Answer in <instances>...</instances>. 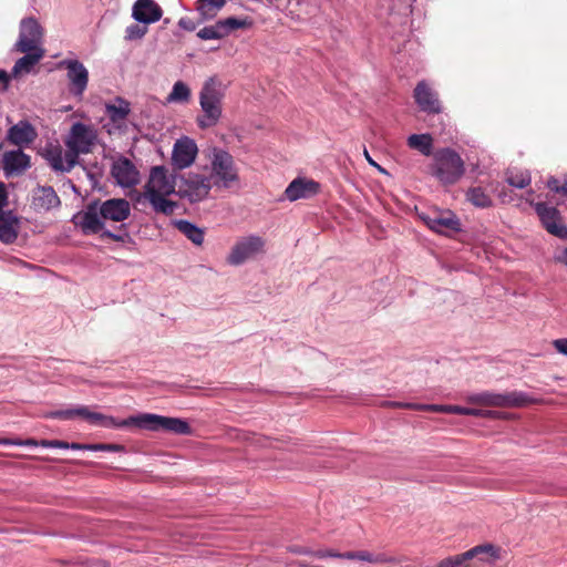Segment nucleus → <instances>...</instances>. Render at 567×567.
<instances>
[{
	"label": "nucleus",
	"instance_id": "obj_1",
	"mask_svg": "<svg viewBox=\"0 0 567 567\" xmlns=\"http://www.w3.org/2000/svg\"><path fill=\"white\" fill-rule=\"evenodd\" d=\"M97 142L99 133L93 125L76 122L64 137L66 150L51 144L45 147L43 155L53 171L70 172L79 163V156L92 153Z\"/></svg>",
	"mask_w": 567,
	"mask_h": 567
},
{
	"label": "nucleus",
	"instance_id": "obj_2",
	"mask_svg": "<svg viewBox=\"0 0 567 567\" xmlns=\"http://www.w3.org/2000/svg\"><path fill=\"white\" fill-rule=\"evenodd\" d=\"M131 215V205L125 198H110L106 200H93L85 209L72 217V223L84 235H95L104 229L105 221L121 223Z\"/></svg>",
	"mask_w": 567,
	"mask_h": 567
},
{
	"label": "nucleus",
	"instance_id": "obj_3",
	"mask_svg": "<svg viewBox=\"0 0 567 567\" xmlns=\"http://www.w3.org/2000/svg\"><path fill=\"white\" fill-rule=\"evenodd\" d=\"M175 187L176 176L169 174L165 166H154L151 168L144 192L137 194L135 200L140 203L142 199H147L156 213L171 215L177 205L166 197L176 193Z\"/></svg>",
	"mask_w": 567,
	"mask_h": 567
},
{
	"label": "nucleus",
	"instance_id": "obj_4",
	"mask_svg": "<svg viewBox=\"0 0 567 567\" xmlns=\"http://www.w3.org/2000/svg\"><path fill=\"white\" fill-rule=\"evenodd\" d=\"M226 89L227 86L216 75L208 78L203 83L198 96L202 115L196 120L200 128L214 127L220 121Z\"/></svg>",
	"mask_w": 567,
	"mask_h": 567
},
{
	"label": "nucleus",
	"instance_id": "obj_5",
	"mask_svg": "<svg viewBox=\"0 0 567 567\" xmlns=\"http://www.w3.org/2000/svg\"><path fill=\"white\" fill-rule=\"evenodd\" d=\"M429 172L444 186L456 184L465 174V163L461 155L451 147L434 152Z\"/></svg>",
	"mask_w": 567,
	"mask_h": 567
},
{
	"label": "nucleus",
	"instance_id": "obj_6",
	"mask_svg": "<svg viewBox=\"0 0 567 567\" xmlns=\"http://www.w3.org/2000/svg\"><path fill=\"white\" fill-rule=\"evenodd\" d=\"M210 174L213 184L218 188H229L233 184L239 179L238 171L235 165L233 156L221 150L213 148L210 156Z\"/></svg>",
	"mask_w": 567,
	"mask_h": 567
},
{
	"label": "nucleus",
	"instance_id": "obj_7",
	"mask_svg": "<svg viewBox=\"0 0 567 567\" xmlns=\"http://www.w3.org/2000/svg\"><path fill=\"white\" fill-rule=\"evenodd\" d=\"M467 401L473 404L495 408H523L537 403L538 400L529 396L525 392L513 391L505 393L482 392L467 396Z\"/></svg>",
	"mask_w": 567,
	"mask_h": 567
},
{
	"label": "nucleus",
	"instance_id": "obj_8",
	"mask_svg": "<svg viewBox=\"0 0 567 567\" xmlns=\"http://www.w3.org/2000/svg\"><path fill=\"white\" fill-rule=\"evenodd\" d=\"M44 29L39 21L33 18H24L20 22L19 37L13 44L12 51L24 52L30 50H44L43 49Z\"/></svg>",
	"mask_w": 567,
	"mask_h": 567
},
{
	"label": "nucleus",
	"instance_id": "obj_9",
	"mask_svg": "<svg viewBox=\"0 0 567 567\" xmlns=\"http://www.w3.org/2000/svg\"><path fill=\"white\" fill-rule=\"evenodd\" d=\"M47 417L72 420L74 417H82L92 425H97L106 429L123 427L127 422H117L116 419L97 412H92L87 406H76L74 409L58 410L49 412Z\"/></svg>",
	"mask_w": 567,
	"mask_h": 567
},
{
	"label": "nucleus",
	"instance_id": "obj_10",
	"mask_svg": "<svg viewBox=\"0 0 567 567\" xmlns=\"http://www.w3.org/2000/svg\"><path fill=\"white\" fill-rule=\"evenodd\" d=\"M213 186L215 185L208 175L189 173L183 177L177 195L192 204L199 203L208 198Z\"/></svg>",
	"mask_w": 567,
	"mask_h": 567
},
{
	"label": "nucleus",
	"instance_id": "obj_11",
	"mask_svg": "<svg viewBox=\"0 0 567 567\" xmlns=\"http://www.w3.org/2000/svg\"><path fill=\"white\" fill-rule=\"evenodd\" d=\"M265 252V240L257 235L241 237L231 247L226 260L231 266H240L247 260Z\"/></svg>",
	"mask_w": 567,
	"mask_h": 567
},
{
	"label": "nucleus",
	"instance_id": "obj_12",
	"mask_svg": "<svg viewBox=\"0 0 567 567\" xmlns=\"http://www.w3.org/2000/svg\"><path fill=\"white\" fill-rule=\"evenodd\" d=\"M60 66L66 70L70 93L82 99L89 83V71L79 60H64Z\"/></svg>",
	"mask_w": 567,
	"mask_h": 567
},
{
	"label": "nucleus",
	"instance_id": "obj_13",
	"mask_svg": "<svg viewBox=\"0 0 567 567\" xmlns=\"http://www.w3.org/2000/svg\"><path fill=\"white\" fill-rule=\"evenodd\" d=\"M529 203L535 207L542 225L549 234L567 239V227L564 225L557 208L545 203H533L532 200Z\"/></svg>",
	"mask_w": 567,
	"mask_h": 567
},
{
	"label": "nucleus",
	"instance_id": "obj_14",
	"mask_svg": "<svg viewBox=\"0 0 567 567\" xmlns=\"http://www.w3.org/2000/svg\"><path fill=\"white\" fill-rule=\"evenodd\" d=\"M198 154L196 142L188 137L183 136L174 143L172 151V165L175 169H185L190 167Z\"/></svg>",
	"mask_w": 567,
	"mask_h": 567
},
{
	"label": "nucleus",
	"instance_id": "obj_15",
	"mask_svg": "<svg viewBox=\"0 0 567 567\" xmlns=\"http://www.w3.org/2000/svg\"><path fill=\"white\" fill-rule=\"evenodd\" d=\"M427 227L439 234L450 235L461 230L458 218L451 210H434L421 216Z\"/></svg>",
	"mask_w": 567,
	"mask_h": 567
},
{
	"label": "nucleus",
	"instance_id": "obj_16",
	"mask_svg": "<svg viewBox=\"0 0 567 567\" xmlns=\"http://www.w3.org/2000/svg\"><path fill=\"white\" fill-rule=\"evenodd\" d=\"M111 175L115 179L116 184L123 188L133 187L141 181L138 169L126 157H120L113 162Z\"/></svg>",
	"mask_w": 567,
	"mask_h": 567
},
{
	"label": "nucleus",
	"instance_id": "obj_17",
	"mask_svg": "<svg viewBox=\"0 0 567 567\" xmlns=\"http://www.w3.org/2000/svg\"><path fill=\"white\" fill-rule=\"evenodd\" d=\"M0 167L6 177L19 176L31 167V157L21 148L7 151L2 154Z\"/></svg>",
	"mask_w": 567,
	"mask_h": 567
},
{
	"label": "nucleus",
	"instance_id": "obj_18",
	"mask_svg": "<svg viewBox=\"0 0 567 567\" xmlns=\"http://www.w3.org/2000/svg\"><path fill=\"white\" fill-rule=\"evenodd\" d=\"M320 190L321 185L318 182L308 177H297L289 183L284 195L289 202H296L315 197Z\"/></svg>",
	"mask_w": 567,
	"mask_h": 567
},
{
	"label": "nucleus",
	"instance_id": "obj_19",
	"mask_svg": "<svg viewBox=\"0 0 567 567\" xmlns=\"http://www.w3.org/2000/svg\"><path fill=\"white\" fill-rule=\"evenodd\" d=\"M471 567H494L501 559V548L486 543L466 550Z\"/></svg>",
	"mask_w": 567,
	"mask_h": 567
},
{
	"label": "nucleus",
	"instance_id": "obj_20",
	"mask_svg": "<svg viewBox=\"0 0 567 567\" xmlns=\"http://www.w3.org/2000/svg\"><path fill=\"white\" fill-rule=\"evenodd\" d=\"M38 137L35 127L28 121H19L12 125L8 131L7 141L16 146L23 147L32 144Z\"/></svg>",
	"mask_w": 567,
	"mask_h": 567
},
{
	"label": "nucleus",
	"instance_id": "obj_21",
	"mask_svg": "<svg viewBox=\"0 0 567 567\" xmlns=\"http://www.w3.org/2000/svg\"><path fill=\"white\" fill-rule=\"evenodd\" d=\"M414 100L421 111L437 114L441 112V104L436 92L425 81H421L414 89Z\"/></svg>",
	"mask_w": 567,
	"mask_h": 567
},
{
	"label": "nucleus",
	"instance_id": "obj_22",
	"mask_svg": "<svg viewBox=\"0 0 567 567\" xmlns=\"http://www.w3.org/2000/svg\"><path fill=\"white\" fill-rule=\"evenodd\" d=\"M162 16L163 10L154 0H136L132 8V17L140 23H155Z\"/></svg>",
	"mask_w": 567,
	"mask_h": 567
},
{
	"label": "nucleus",
	"instance_id": "obj_23",
	"mask_svg": "<svg viewBox=\"0 0 567 567\" xmlns=\"http://www.w3.org/2000/svg\"><path fill=\"white\" fill-rule=\"evenodd\" d=\"M22 53L24 55L16 61L11 71V75L16 79L31 73L35 65L44 58L45 50H30Z\"/></svg>",
	"mask_w": 567,
	"mask_h": 567
},
{
	"label": "nucleus",
	"instance_id": "obj_24",
	"mask_svg": "<svg viewBox=\"0 0 567 567\" xmlns=\"http://www.w3.org/2000/svg\"><path fill=\"white\" fill-rule=\"evenodd\" d=\"M19 219L12 212L0 213V240L12 244L18 238Z\"/></svg>",
	"mask_w": 567,
	"mask_h": 567
},
{
	"label": "nucleus",
	"instance_id": "obj_25",
	"mask_svg": "<svg viewBox=\"0 0 567 567\" xmlns=\"http://www.w3.org/2000/svg\"><path fill=\"white\" fill-rule=\"evenodd\" d=\"M61 204L59 196L51 186H41L34 190L33 205L38 209L50 210Z\"/></svg>",
	"mask_w": 567,
	"mask_h": 567
},
{
	"label": "nucleus",
	"instance_id": "obj_26",
	"mask_svg": "<svg viewBox=\"0 0 567 567\" xmlns=\"http://www.w3.org/2000/svg\"><path fill=\"white\" fill-rule=\"evenodd\" d=\"M426 411L435 412V413H451L458 415H470V416H478L486 417L492 415L491 411L482 410V409H472L464 408L460 405H447V404H430L426 406Z\"/></svg>",
	"mask_w": 567,
	"mask_h": 567
},
{
	"label": "nucleus",
	"instance_id": "obj_27",
	"mask_svg": "<svg viewBox=\"0 0 567 567\" xmlns=\"http://www.w3.org/2000/svg\"><path fill=\"white\" fill-rule=\"evenodd\" d=\"M122 422H127L123 427L134 424L141 429L157 431L163 430L164 416L146 413L140 416L123 420Z\"/></svg>",
	"mask_w": 567,
	"mask_h": 567
},
{
	"label": "nucleus",
	"instance_id": "obj_28",
	"mask_svg": "<svg viewBox=\"0 0 567 567\" xmlns=\"http://www.w3.org/2000/svg\"><path fill=\"white\" fill-rule=\"evenodd\" d=\"M406 144L411 150L420 152L424 156H433L434 140L431 134H412L408 137Z\"/></svg>",
	"mask_w": 567,
	"mask_h": 567
},
{
	"label": "nucleus",
	"instance_id": "obj_29",
	"mask_svg": "<svg viewBox=\"0 0 567 567\" xmlns=\"http://www.w3.org/2000/svg\"><path fill=\"white\" fill-rule=\"evenodd\" d=\"M359 560L367 561L369 564L400 565L404 563L406 558L391 556L384 551L372 553L369 550H359Z\"/></svg>",
	"mask_w": 567,
	"mask_h": 567
},
{
	"label": "nucleus",
	"instance_id": "obj_30",
	"mask_svg": "<svg viewBox=\"0 0 567 567\" xmlns=\"http://www.w3.org/2000/svg\"><path fill=\"white\" fill-rule=\"evenodd\" d=\"M105 111L110 120L120 127L124 124L130 113V104L125 100L118 97L116 99L115 104H106Z\"/></svg>",
	"mask_w": 567,
	"mask_h": 567
},
{
	"label": "nucleus",
	"instance_id": "obj_31",
	"mask_svg": "<svg viewBox=\"0 0 567 567\" xmlns=\"http://www.w3.org/2000/svg\"><path fill=\"white\" fill-rule=\"evenodd\" d=\"M176 228L185 235L193 244L200 246L204 241L205 233L202 228L188 220H177Z\"/></svg>",
	"mask_w": 567,
	"mask_h": 567
},
{
	"label": "nucleus",
	"instance_id": "obj_32",
	"mask_svg": "<svg viewBox=\"0 0 567 567\" xmlns=\"http://www.w3.org/2000/svg\"><path fill=\"white\" fill-rule=\"evenodd\" d=\"M197 11L203 20L213 19L225 6L226 0H198Z\"/></svg>",
	"mask_w": 567,
	"mask_h": 567
},
{
	"label": "nucleus",
	"instance_id": "obj_33",
	"mask_svg": "<svg viewBox=\"0 0 567 567\" xmlns=\"http://www.w3.org/2000/svg\"><path fill=\"white\" fill-rule=\"evenodd\" d=\"M190 95L189 86L183 81H177L174 83L166 100L168 103H187L190 100Z\"/></svg>",
	"mask_w": 567,
	"mask_h": 567
},
{
	"label": "nucleus",
	"instance_id": "obj_34",
	"mask_svg": "<svg viewBox=\"0 0 567 567\" xmlns=\"http://www.w3.org/2000/svg\"><path fill=\"white\" fill-rule=\"evenodd\" d=\"M467 200L478 208L491 207L492 198L485 193L482 187H472L466 193Z\"/></svg>",
	"mask_w": 567,
	"mask_h": 567
},
{
	"label": "nucleus",
	"instance_id": "obj_35",
	"mask_svg": "<svg viewBox=\"0 0 567 567\" xmlns=\"http://www.w3.org/2000/svg\"><path fill=\"white\" fill-rule=\"evenodd\" d=\"M506 182L515 188H525L530 182V175L527 171L508 169L506 173Z\"/></svg>",
	"mask_w": 567,
	"mask_h": 567
},
{
	"label": "nucleus",
	"instance_id": "obj_36",
	"mask_svg": "<svg viewBox=\"0 0 567 567\" xmlns=\"http://www.w3.org/2000/svg\"><path fill=\"white\" fill-rule=\"evenodd\" d=\"M163 430L167 432H172L175 434H189L190 433V426L189 424L177 417H168L164 416V423H163Z\"/></svg>",
	"mask_w": 567,
	"mask_h": 567
},
{
	"label": "nucleus",
	"instance_id": "obj_37",
	"mask_svg": "<svg viewBox=\"0 0 567 567\" xmlns=\"http://www.w3.org/2000/svg\"><path fill=\"white\" fill-rule=\"evenodd\" d=\"M436 567H471L466 551L440 560Z\"/></svg>",
	"mask_w": 567,
	"mask_h": 567
},
{
	"label": "nucleus",
	"instance_id": "obj_38",
	"mask_svg": "<svg viewBox=\"0 0 567 567\" xmlns=\"http://www.w3.org/2000/svg\"><path fill=\"white\" fill-rule=\"evenodd\" d=\"M218 21L213 24L200 29L197 32V37L202 40H218L225 38V32Z\"/></svg>",
	"mask_w": 567,
	"mask_h": 567
},
{
	"label": "nucleus",
	"instance_id": "obj_39",
	"mask_svg": "<svg viewBox=\"0 0 567 567\" xmlns=\"http://www.w3.org/2000/svg\"><path fill=\"white\" fill-rule=\"evenodd\" d=\"M219 25H221L223 30L225 32V37H227L230 31L245 28L248 25V22L246 20H240L235 17H229L224 20L218 21Z\"/></svg>",
	"mask_w": 567,
	"mask_h": 567
},
{
	"label": "nucleus",
	"instance_id": "obj_40",
	"mask_svg": "<svg viewBox=\"0 0 567 567\" xmlns=\"http://www.w3.org/2000/svg\"><path fill=\"white\" fill-rule=\"evenodd\" d=\"M69 449L72 450H85V451H117L121 447L114 444H80L69 443Z\"/></svg>",
	"mask_w": 567,
	"mask_h": 567
},
{
	"label": "nucleus",
	"instance_id": "obj_41",
	"mask_svg": "<svg viewBox=\"0 0 567 567\" xmlns=\"http://www.w3.org/2000/svg\"><path fill=\"white\" fill-rule=\"evenodd\" d=\"M147 33V28L140 24H131L125 29V40H141Z\"/></svg>",
	"mask_w": 567,
	"mask_h": 567
},
{
	"label": "nucleus",
	"instance_id": "obj_42",
	"mask_svg": "<svg viewBox=\"0 0 567 567\" xmlns=\"http://www.w3.org/2000/svg\"><path fill=\"white\" fill-rule=\"evenodd\" d=\"M385 405L394 406V408L411 409V410H415V411H426V406H430V404L406 403V402H386Z\"/></svg>",
	"mask_w": 567,
	"mask_h": 567
},
{
	"label": "nucleus",
	"instance_id": "obj_43",
	"mask_svg": "<svg viewBox=\"0 0 567 567\" xmlns=\"http://www.w3.org/2000/svg\"><path fill=\"white\" fill-rule=\"evenodd\" d=\"M547 186L555 193L567 194V181H565L564 184H560L557 178L553 177L547 181Z\"/></svg>",
	"mask_w": 567,
	"mask_h": 567
},
{
	"label": "nucleus",
	"instance_id": "obj_44",
	"mask_svg": "<svg viewBox=\"0 0 567 567\" xmlns=\"http://www.w3.org/2000/svg\"><path fill=\"white\" fill-rule=\"evenodd\" d=\"M0 444H7V445H27V446H37L39 443L34 440H27V441H20V440H9V439H0Z\"/></svg>",
	"mask_w": 567,
	"mask_h": 567
},
{
	"label": "nucleus",
	"instance_id": "obj_45",
	"mask_svg": "<svg viewBox=\"0 0 567 567\" xmlns=\"http://www.w3.org/2000/svg\"><path fill=\"white\" fill-rule=\"evenodd\" d=\"M178 27L186 31H194L197 27V24L188 17H183L178 20Z\"/></svg>",
	"mask_w": 567,
	"mask_h": 567
},
{
	"label": "nucleus",
	"instance_id": "obj_46",
	"mask_svg": "<svg viewBox=\"0 0 567 567\" xmlns=\"http://www.w3.org/2000/svg\"><path fill=\"white\" fill-rule=\"evenodd\" d=\"M553 347L558 353L567 357V338H560V339L554 340Z\"/></svg>",
	"mask_w": 567,
	"mask_h": 567
},
{
	"label": "nucleus",
	"instance_id": "obj_47",
	"mask_svg": "<svg viewBox=\"0 0 567 567\" xmlns=\"http://www.w3.org/2000/svg\"><path fill=\"white\" fill-rule=\"evenodd\" d=\"M313 556L317 558H339L340 553L332 549H320L313 553Z\"/></svg>",
	"mask_w": 567,
	"mask_h": 567
},
{
	"label": "nucleus",
	"instance_id": "obj_48",
	"mask_svg": "<svg viewBox=\"0 0 567 567\" xmlns=\"http://www.w3.org/2000/svg\"><path fill=\"white\" fill-rule=\"evenodd\" d=\"M40 445L43 447L69 449L68 442L58 441V440H53V441L43 440V441H41Z\"/></svg>",
	"mask_w": 567,
	"mask_h": 567
},
{
	"label": "nucleus",
	"instance_id": "obj_49",
	"mask_svg": "<svg viewBox=\"0 0 567 567\" xmlns=\"http://www.w3.org/2000/svg\"><path fill=\"white\" fill-rule=\"evenodd\" d=\"M288 550L290 553H293V554H298V555H309V556H313V553L316 550H311L310 548L308 547H301V546H290L288 548Z\"/></svg>",
	"mask_w": 567,
	"mask_h": 567
},
{
	"label": "nucleus",
	"instance_id": "obj_50",
	"mask_svg": "<svg viewBox=\"0 0 567 567\" xmlns=\"http://www.w3.org/2000/svg\"><path fill=\"white\" fill-rule=\"evenodd\" d=\"M8 205V193L4 183L0 182V210Z\"/></svg>",
	"mask_w": 567,
	"mask_h": 567
},
{
	"label": "nucleus",
	"instance_id": "obj_51",
	"mask_svg": "<svg viewBox=\"0 0 567 567\" xmlns=\"http://www.w3.org/2000/svg\"><path fill=\"white\" fill-rule=\"evenodd\" d=\"M339 558L349 559V560H359V550L340 553Z\"/></svg>",
	"mask_w": 567,
	"mask_h": 567
},
{
	"label": "nucleus",
	"instance_id": "obj_52",
	"mask_svg": "<svg viewBox=\"0 0 567 567\" xmlns=\"http://www.w3.org/2000/svg\"><path fill=\"white\" fill-rule=\"evenodd\" d=\"M555 260L567 267V248L561 250L556 257Z\"/></svg>",
	"mask_w": 567,
	"mask_h": 567
},
{
	"label": "nucleus",
	"instance_id": "obj_53",
	"mask_svg": "<svg viewBox=\"0 0 567 567\" xmlns=\"http://www.w3.org/2000/svg\"><path fill=\"white\" fill-rule=\"evenodd\" d=\"M102 237L111 238V239H113L115 241H122L123 240V238L120 235H116V234H114V233H112L110 230H104L102 233Z\"/></svg>",
	"mask_w": 567,
	"mask_h": 567
},
{
	"label": "nucleus",
	"instance_id": "obj_54",
	"mask_svg": "<svg viewBox=\"0 0 567 567\" xmlns=\"http://www.w3.org/2000/svg\"><path fill=\"white\" fill-rule=\"evenodd\" d=\"M10 76H11V75H10V74H8V72H7V71H4V70H0V82H1L4 86H7V85H8L9 80H10Z\"/></svg>",
	"mask_w": 567,
	"mask_h": 567
},
{
	"label": "nucleus",
	"instance_id": "obj_55",
	"mask_svg": "<svg viewBox=\"0 0 567 567\" xmlns=\"http://www.w3.org/2000/svg\"><path fill=\"white\" fill-rule=\"evenodd\" d=\"M364 157L367 158V161L369 162L370 165L381 169V167L371 158V156L367 150H364Z\"/></svg>",
	"mask_w": 567,
	"mask_h": 567
}]
</instances>
